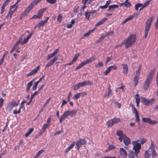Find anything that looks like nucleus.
<instances>
[{"label": "nucleus", "mask_w": 158, "mask_h": 158, "mask_svg": "<svg viewBox=\"0 0 158 158\" xmlns=\"http://www.w3.org/2000/svg\"><path fill=\"white\" fill-rule=\"evenodd\" d=\"M136 36L135 35H131L129 36L127 40H125V47L127 48L131 47L135 42Z\"/></svg>", "instance_id": "nucleus-1"}, {"label": "nucleus", "mask_w": 158, "mask_h": 158, "mask_svg": "<svg viewBox=\"0 0 158 158\" xmlns=\"http://www.w3.org/2000/svg\"><path fill=\"white\" fill-rule=\"evenodd\" d=\"M19 104V100L16 102L15 100H13L10 102L6 108V111L8 112H11L13 108L15 106H17Z\"/></svg>", "instance_id": "nucleus-2"}, {"label": "nucleus", "mask_w": 158, "mask_h": 158, "mask_svg": "<svg viewBox=\"0 0 158 158\" xmlns=\"http://www.w3.org/2000/svg\"><path fill=\"white\" fill-rule=\"evenodd\" d=\"M140 141L138 139L136 141L132 142V144L133 145V149L135 151V153L136 156L137 154L139 152V150L141 148V144L138 143Z\"/></svg>", "instance_id": "nucleus-3"}, {"label": "nucleus", "mask_w": 158, "mask_h": 158, "mask_svg": "<svg viewBox=\"0 0 158 158\" xmlns=\"http://www.w3.org/2000/svg\"><path fill=\"white\" fill-rule=\"evenodd\" d=\"M141 65H139L135 71V75L133 81L135 84V85L138 84L139 80L140 78V71L142 69Z\"/></svg>", "instance_id": "nucleus-4"}, {"label": "nucleus", "mask_w": 158, "mask_h": 158, "mask_svg": "<svg viewBox=\"0 0 158 158\" xmlns=\"http://www.w3.org/2000/svg\"><path fill=\"white\" fill-rule=\"evenodd\" d=\"M153 17H151L147 20L146 22V25L145 29V38H146L148 36V32L150 29V27L151 25V23L153 20Z\"/></svg>", "instance_id": "nucleus-5"}, {"label": "nucleus", "mask_w": 158, "mask_h": 158, "mask_svg": "<svg viewBox=\"0 0 158 158\" xmlns=\"http://www.w3.org/2000/svg\"><path fill=\"white\" fill-rule=\"evenodd\" d=\"M32 33H31L30 34L28 35L26 38H24L23 40H22L23 38L22 37H19L18 41L16 43V44L19 45V44L21 43L22 45H23L26 43L32 36Z\"/></svg>", "instance_id": "nucleus-6"}, {"label": "nucleus", "mask_w": 158, "mask_h": 158, "mask_svg": "<svg viewBox=\"0 0 158 158\" xmlns=\"http://www.w3.org/2000/svg\"><path fill=\"white\" fill-rule=\"evenodd\" d=\"M86 143V141L85 139H77L76 142V144L77 146V148L79 150L81 147V146L85 144Z\"/></svg>", "instance_id": "nucleus-7"}, {"label": "nucleus", "mask_w": 158, "mask_h": 158, "mask_svg": "<svg viewBox=\"0 0 158 158\" xmlns=\"http://www.w3.org/2000/svg\"><path fill=\"white\" fill-rule=\"evenodd\" d=\"M142 121L144 122L147 123L151 124L154 125L157 123L156 121L152 120L149 118H142Z\"/></svg>", "instance_id": "nucleus-8"}, {"label": "nucleus", "mask_w": 158, "mask_h": 158, "mask_svg": "<svg viewBox=\"0 0 158 158\" xmlns=\"http://www.w3.org/2000/svg\"><path fill=\"white\" fill-rule=\"evenodd\" d=\"M117 68V66L115 65H111L108 67L106 70L103 72V74L105 76H107L112 69L116 70Z\"/></svg>", "instance_id": "nucleus-9"}, {"label": "nucleus", "mask_w": 158, "mask_h": 158, "mask_svg": "<svg viewBox=\"0 0 158 158\" xmlns=\"http://www.w3.org/2000/svg\"><path fill=\"white\" fill-rule=\"evenodd\" d=\"M116 134L118 136H119L118 139L120 142L123 141V138L124 137V135L123 131L121 130H118L116 132Z\"/></svg>", "instance_id": "nucleus-10"}, {"label": "nucleus", "mask_w": 158, "mask_h": 158, "mask_svg": "<svg viewBox=\"0 0 158 158\" xmlns=\"http://www.w3.org/2000/svg\"><path fill=\"white\" fill-rule=\"evenodd\" d=\"M69 116L68 110L64 111L62 115L60 117L59 119L60 122L61 123L62 121H64L67 117Z\"/></svg>", "instance_id": "nucleus-11"}, {"label": "nucleus", "mask_w": 158, "mask_h": 158, "mask_svg": "<svg viewBox=\"0 0 158 158\" xmlns=\"http://www.w3.org/2000/svg\"><path fill=\"white\" fill-rule=\"evenodd\" d=\"M152 81V80L147 78L144 83L143 86V88L144 90H146L148 88Z\"/></svg>", "instance_id": "nucleus-12"}, {"label": "nucleus", "mask_w": 158, "mask_h": 158, "mask_svg": "<svg viewBox=\"0 0 158 158\" xmlns=\"http://www.w3.org/2000/svg\"><path fill=\"white\" fill-rule=\"evenodd\" d=\"M123 140L124 144L127 146L128 145L131 143L130 139L128 138L126 135H124Z\"/></svg>", "instance_id": "nucleus-13"}, {"label": "nucleus", "mask_w": 158, "mask_h": 158, "mask_svg": "<svg viewBox=\"0 0 158 158\" xmlns=\"http://www.w3.org/2000/svg\"><path fill=\"white\" fill-rule=\"evenodd\" d=\"M119 153L120 156L123 157L125 158L127 156V152L123 148H121L120 149Z\"/></svg>", "instance_id": "nucleus-14"}, {"label": "nucleus", "mask_w": 158, "mask_h": 158, "mask_svg": "<svg viewBox=\"0 0 158 158\" xmlns=\"http://www.w3.org/2000/svg\"><path fill=\"white\" fill-rule=\"evenodd\" d=\"M40 68V66H38L36 68L33 69L30 72L28 73L27 74V76H29L31 75H33L35 74L36 73H37L39 69Z\"/></svg>", "instance_id": "nucleus-15"}, {"label": "nucleus", "mask_w": 158, "mask_h": 158, "mask_svg": "<svg viewBox=\"0 0 158 158\" xmlns=\"http://www.w3.org/2000/svg\"><path fill=\"white\" fill-rule=\"evenodd\" d=\"M155 72V69H152L151 70L148 74L147 78L152 81L153 77Z\"/></svg>", "instance_id": "nucleus-16"}, {"label": "nucleus", "mask_w": 158, "mask_h": 158, "mask_svg": "<svg viewBox=\"0 0 158 158\" xmlns=\"http://www.w3.org/2000/svg\"><path fill=\"white\" fill-rule=\"evenodd\" d=\"M132 110L133 114H135L136 120L139 122V117L138 111L134 107H133L132 108Z\"/></svg>", "instance_id": "nucleus-17"}, {"label": "nucleus", "mask_w": 158, "mask_h": 158, "mask_svg": "<svg viewBox=\"0 0 158 158\" xmlns=\"http://www.w3.org/2000/svg\"><path fill=\"white\" fill-rule=\"evenodd\" d=\"M123 72L125 75H127L128 73V66L127 64H122Z\"/></svg>", "instance_id": "nucleus-18"}, {"label": "nucleus", "mask_w": 158, "mask_h": 158, "mask_svg": "<svg viewBox=\"0 0 158 158\" xmlns=\"http://www.w3.org/2000/svg\"><path fill=\"white\" fill-rule=\"evenodd\" d=\"M151 150L152 155L153 157H155L156 156V153L155 150L153 143L152 142L150 147L149 148Z\"/></svg>", "instance_id": "nucleus-19"}, {"label": "nucleus", "mask_w": 158, "mask_h": 158, "mask_svg": "<svg viewBox=\"0 0 158 158\" xmlns=\"http://www.w3.org/2000/svg\"><path fill=\"white\" fill-rule=\"evenodd\" d=\"M48 19L49 18L48 17H47L44 20L40 21L39 23H38V25H39V27L43 26L45 23L48 21Z\"/></svg>", "instance_id": "nucleus-20"}, {"label": "nucleus", "mask_w": 158, "mask_h": 158, "mask_svg": "<svg viewBox=\"0 0 158 158\" xmlns=\"http://www.w3.org/2000/svg\"><path fill=\"white\" fill-rule=\"evenodd\" d=\"M45 8H43L40 9L38 11L37 15L40 18H41L43 16V13L45 10Z\"/></svg>", "instance_id": "nucleus-21"}, {"label": "nucleus", "mask_w": 158, "mask_h": 158, "mask_svg": "<svg viewBox=\"0 0 158 158\" xmlns=\"http://www.w3.org/2000/svg\"><path fill=\"white\" fill-rule=\"evenodd\" d=\"M23 105H22V104H21L20 106L19 107V109L17 110V109H15V110H13V113L14 114H19L21 112V109L22 108H23Z\"/></svg>", "instance_id": "nucleus-22"}, {"label": "nucleus", "mask_w": 158, "mask_h": 158, "mask_svg": "<svg viewBox=\"0 0 158 158\" xmlns=\"http://www.w3.org/2000/svg\"><path fill=\"white\" fill-rule=\"evenodd\" d=\"M118 5L116 4L110 5L109 6L108 10L110 11H113L115 8H118Z\"/></svg>", "instance_id": "nucleus-23"}, {"label": "nucleus", "mask_w": 158, "mask_h": 158, "mask_svg": "<svg viewBox=\"0 0 158 158\" xmlns=\"http://www.w3.org/2000/svg\"><path fill=\"white\" fill-rule=\"evenodd\" d=\"M95 29V28H94V29L92 30H90L89 31L87 32V33L84 34L82 36V38L83 39L85 37H87V36H89L90 35V34H91V33L94 32V31Z\"/></svg>", "instance_id": "nucleus-24"}, {"label": "nucleus", "mask_w": 158, "mask_h": 158, "mask_svg": "<svg viewBox=\"0 0 158 158\" xmlns=\"http://www.w3.org/2000/svg\"><path fill=\"white\" fill-rule=\"evenodd\" d=\"M141 102L145 105H148V100L146 98L144 97H142Z\"/></svg>", "instance_id": "nucleus-25"}, {"label": "nucleus", "mask_w": 158, "mask_h": 158, "mask_svg": "<svg viewBox=\"0 0 158 158\" xmlns=\"http://www.w3.org/2000/svg\"><path fill=\"white\" fill-rule=\"evenodd\" d=\"M69 116H72L75 115L77 113V111L76 110H68Z\"/></svg>", "instance_id": "nucleus-26"}, {"label": "nucleus", "mask_w": 158, "mask_h": 158, "mask_svg": "<svg viewBox=\"0 0 158 158\" xmlns=\"http://www.w3.org/2000/svg\"><path fill=\"white\" fill-rule=\"evenodd\" d=\"M107 19V18H103L100 21L98 22L95 24V27H97L99 26L102 24Z\"/></svg>", "instance_id": "nucleus-27"}, {"label": "nucleus", "mask_w": 158, "mask_h": 158, "mask_svg": "<svg viewBox=\"0 0 158 158\" xmlns=\"http://www.w3.org/2000/svg\"><path fill=\"white\" fill-rule=\"evenodd\" d=\"M124 7L126 8H129L130 7L131 4L130 2L128 1H125L124 2Z\"/></svg>", "instance_id": "nucleus-28"}, {"label": "nucleus", "mask_w": 158, "mask_h": 158, "mask_svg": "<svg viewBox=\"0 0 158 158\" xmlns=\"http://www.w3.org/2000/svg\"><path fill=\"white\" fill-rule=\"evenodd\" d=\"M75 142H74L73 143H71L69 146L66 149L65 152L67 153L74 146Z\"/></svg>", "instance_id": "nucleus-29"}, {"label": "nucleus", "mask_w": 158, "mask_h": 158, "mask_svg": "<svg viewBox=\"0 0 158 158\" xmlns=\"http://www.w3.org/2000/svg\"><path fill=\"white\" fill-rule=\"evenodd\" d=\"M34 130V129L33 128H30L28 131L26 133L25 135V136L26 137L28 136Z\"/></svg>", "instance_id": "nucleus-30"}, {"label": "nucleus", "mask_w": 158, "mask_h": 158, "mask_svg": "<svg viewBox=\"0 0 158 158\" xmlns=\"http://www.w3.org/2000/svg\"><path fill=\"white\" fill-rule=\"evenodd\" d=\"M95 60V58L94 57H92L89 58L87 60H86L85 61L86 63V64L91 63L93 61H94Z\"/></svg>", "instance_id": "nucleus-31"}, {"label": "nucleus", "mask_w": 158, "mask_h": 158, "mask_svg": "<svg viewBox=\"0 0 158 158\" xmlns=\"http://www.w3.org/2000/svg\"><path fill=\"white\" fill-rule=\"evenodd\" d=\"M112 92V91L111 89H110V87L108 88V91L106 93L105 95H104V97H108L111 94Z\"/></svg>", "instance_id": "nucleus-32"}, {"label": "nucleus", "mask_w": 158, "mask_h": 158, "mask_svg": "<svg viewBox=\"0 0 158 158\" xmlns=\"http://www.w3.org/2000/svg\"><path fill=\"white\" fill-rule=\"evenodd\" d=\"M114 124H116L120 121V119L119 118H114L112 119Z\"/></svg>", "instance_id": "nucleus-33"}, {"label": "nucleus", "mask_w": 158, "mask_h": 158, "mask_svg": "<svg viewBox=\"0 0 158 158\" xmlns=\"http://www.w3.org/2000/svg\"><path fill=\"white\" fill-rule=\"evenodd\" d=\"M134 16L132 15V16L126 18L123 21L122 24H124L126 22L134 18Z\"/></svg>", "instance_id": "nucleus-34"}, {"label": "nucleus", "mask_w": 158, "mask_h": 158, "mask_svg": "<svg viewBox=\"0 0 158 158\" xmlns=\"http://www.w3.org/2000/svg\"><path fill=\"white\" fill-rule=\"evenodd\" d=\"M84 86L86 85H92L93 84L92 82L89 81H86L82 82Z\"/></svg>", "instance_id": "nucleus-35"}, {"label": "nucleus", "mask_w": 158, "mask_h": 158, "mask_svg": "<svg viewBox=\"0 0 158 158\" xmlns=\"http://www.w3.org/2000/svg\"><path fill=\"white\" fill-rule=\"evenodd\" d=\"M80 88L79 87V85L78 84L73 85L71 87V89L74 90H75L77 89H79Z\"/></svg>", "instance_id": "nucleus-36"}, {"label": "nucleus", "mask_w": 158, "mask_h": 158, "mask_svg": "<svg viewBox=\"0 0 158 158\" xmlns=\"http://www.w3.org/2000/svg\"><path fill=\"white\" fill-rule=\"evenodd\" d=\"M13 14V12L12 11V10H9V12L7 15L6 16V18H11L12 17V16Z\"/></svg>", "instance_id": "nucleus-37"}, {"label": "nucleus", "mask_w": 158, "mask_h": 158, "mask_svg": "<svg viewBox=\"0 0 158 158\" xmlns=\"http://www.w3.org/2000/svg\"><path fill=\"white\" fill-rule=\"evenodd\" d=\"M107 124L108 127L112 126L114 125L112 119L109 120L107 122Z\"/></svg>", "instance_id": "nucleus-38"}, {"label": "nucleus", "mask_w": 158, "mask_h": 158, "mask_svg": "<svg viewBox=\"0 0 158 158\" xmlns=\"http://www.w3.org/2000/svg\"><path fill=\"white\" fill-rule=\"evenodd\" d=\"M103 63L102 61H99L97 64L95 65V67L97 68H99L103 67Z\"/></svg>", "instance_id": "nucleus-39"}, {"label": "nucleus", "mask_w": 158, "mask_h": 158, "mask_svg": "<svg viewBox=\"0 0 158 158\" xmlns=\"http://www.w3.org/2000/svg\"><path fill=\"white\" fill-rule=\"evenodd\" d=\"M49 125L47 123H45L43 124L42 129L43 131H45L46 129L49 127Z\"/></svg>", "instance_id": "nucleus-40"}, {"label": "nucleus", "mask_w": 158, "mask_h": 158, "mask_svg": "<svg viewBox=\"0 0 158 158\" xmlns=\"http://www.w3.org/2000/svg\"><path fill=\"white\" fill-rule=\"evenodd\" d=\"M135 98L136 100V102H140V99L138 94H137L135 95Z\"/></svg>", "instance_id": "nucleus-41"}, {"label": "nucleus", "mask_w": 158, "mask_h": 158, "mask_svg": "<svg viewBox=\"0 0 158 158\" xmlns=\"http://www.w3.org/2000/svg\"><path fill=\"white\" fill-rule=\"evenodd\" d=\"M81 96L80 93H78L75 95L73 97V98L77 100Z\"/></svg>", "instance_id": "nucleus-42"}, {"label": "nucleus", "mask_w": 158, "mask_h": 158, "mask_svg": "<svg viewBox=\"0 0 158 158\" xmlns=\"http://www.w3.org/2000/svg\"><path fill=\"white\" fill-rule=\"evenodd\" d=\"M115 148V146L113 145H110L107 149L106 150V152H107L108 151H110L114 149Z\"/></svg>", "instance_id": "nucleus-43"}, {"label": "nucleus", "mask_w": 158, "mask_h": 158, "mask_svg": "<svg viewBox=\"0 0 158 158\" xmlns=\"http://www.w3.org/2000/svg\"><path fill=\"white\" fill-rule=\"evenodd\" d=\"M31 10L30 9L27 7L26 10L23 12V15H27Z\"/></svg>", "instance_id": "nucleus-44"}, {"label": "nucleus", "mask_w": 158, "mask_h": 158, "mask_svg": "<svg viewBox=\"0 0 158 158\" xmlns=\"http://www.w3.org/2000/svg\"><path fill=\"white\" fill-rule=\"evenodd\" d=\"M54 63L51 60L45 65V67H49L53 64Z\"/></svg>", "instance_id": "nucleus-45"}, {"label": "nucleus", "mask_w": 158, "mask_h": 158, "mask_svg": "<svg viewBox=\"0 0 158 158\" xmlns=\"http://www.w3.org/2000/svg\"><path fill=\"white\" fill-rule=\"evenodd\" d=\"M91 15V12H86L85 13V15L86 17L88 19H89L90 15Z\"/></svg>", "instance_id": "nucleus-46"}, {"label": "nucleus", "mask_w": 158, "mask_h": 158, "mask_svg": "<svg viewBox=\"0 0 158 158\" xmlns=\"http://www.w3.org/2000/svg\"><path fill=\"white\" fill-rule=\"evenodd\" d=\"M80 56V54L79 53H77L76 54L74 57H73L72 60L74 61V62H75L77 60L78 58L79 57V56Z\"/></svg>", "instance_id": "nucleus-47"}, {"label": "nucleus", "mask_w": 158, "mask_h": 158, "mask_svg": "<svg viewBox=\"0 0 158 158\" xmlns=\"http://www.w3.org/2000/svg\"><path fill=\"white\" fill-rule=\"evenodd\" d=\"M33 80H32V81H30V82H29L28 83V85L27 86V89L28 90L30 89V88L32 85V82Z\"/></svg>", "instance_id": "nucleus-48"}, {"label": "nucleus", "mask_w": 158, "mask_h": 158, "mask_svg": "<svg viewBox=\"0 0 158 158\" xmlns=\"http://www.w3.org/2000/svg\"><path fill=\"white\" fill-rule=\"evenodd\" d=\"M150 156V154L149 153V151H146L145 153V158H149Z\"/></svg>", "instance_id": "nucleus-49"}, {"label": "nucleus", "mask_w": 158, "mask_h": 158, "mask_svg": "<svg viewBox=\"0 0 158 158\" xmlns=\"http://www.w3.org/2000/svg\"><path fill=\"white\" fill-rule=\"evenodd\" d=\"M142 4L141 3H138L135 6V10H138L139 7H142Z\"/></svg>", "instance_id": "nucleus-50"}, {"label": "nucleus", "mask_w": 158, "mask_h": 158, "mask_svg": "<svg viewBox=\"0 0 158 158\" xmlns=\"http://www.w3.org/2000/svg\"><path fill=\"white\" fill-rule=\"evenodd\" d=\"M62 16L60 14L59 15V16L57 18V21L60 23L62 20Z\"/></svg>", "instance_id": "nucleus-51"}, {"label": "nucleus", "mask_w": 158, "mask_h": 158, "mask_svg": "<svg viewBox=\"0 0 158 158\" xmlns=\"http://www.w3.org/2000/svg\"><path fill=\"white\" fill-rule=\"evenodd\" d=\"M54 56L52 53L49 54L48 55L47 60H48Z\"/></svg>", "instance_id": "nucleus-52"}, {"label": "nucleus", "mask_w": 158, "mask_h": 158, "mask_svg": "<svg viewBox=\"0 0 158 158\" xmlns=\"http://www.w3.org/2000/svg\"><path fill=\"white\" fill-rule=\"evenodd\" d=\"M8 53V52L6 51L4 53V54L2 58L0 60L2 61H3V62L4 60V58L6 56L7 54Z\"/></svg>", "instance_id": "nucleus-53"}, {"label": "nucleus", "mask_w": 158, "mask_h": 158, "mask_svg": "<svg viewBox=\"0 0 158 158\" xmlns=\"http://www.w3.org/2000/svg\"><path fill=\"white\" fill-rule=\"evenodd\" d=\"M41 0H34L31 3L34 6L39 3Z\"/></svg>", "instance_id": "nucleus-54"}, {"label": "nucleus", "mask_w": 158, "mask_h": 158, "mask_svg": "<svg viewBox=\"0 0 158 158\" xmlns=\"http://www.w3.org/2000/svg\"><path fill=\"white\" fill-rule=\"evenodd\" d=\"M148 105L149 104H152L154 103L155 100L154 99H151L148 100Z\"/></svg>", "instance_id": "nucleus-55"}, {"label": "nucleus", "mask_w": 158, "mask_h": 158, "mask_svg": "<svg viewBox=\"0 0 158 158\" xmlns=\"http://www.w3.org/2000/svg\"><path fill=\"white\" fill-rule=\"evenodd\" d=\"M38 84L36 82L35 84L34 85L32 89L34 90H35L37 86L38 85Z\"/></svg>", "instance_id": "nucleus-56"}, {"label": "nucleus", "mask_w": 158, "mask_h": 158, "mask_svg": "<svg viewBox=\"0 0 158 158\" xmlns=\"http://www.w3.org/2000/svg\"><path fill=\"white\" fill-rule=\"evenodd\" d=\"M4 100L2 98H0V108L2 106Z\"/></svg>", "instance_id": "nucleus-57"}, {"label": "nucleus", "mask_w": 158, "mask_h": 158, "mask_svg": "<svg viewBox=\"0 0 158 158\" xmlns=\"http://www.w3.org/2000/svg\"><path fill=\"white\" fill-rule=\"evenodd\" d=\"M114 104L115 106L119 108H120L121 107V104L119 102H114Z\"/></svg>", "instance_id": "nucleus-58"}, {"label": "nucleus", "mask_w": 158, "mask_h": 158, "mask_svg": "<svg viewBox=\"0 0 158 158\" xmlns=\"http://www.w3.org/2000/svg\"><path fill=\"white\" fill-rule=\"evenodd\" d=\"M59 49L58 48L56 49L54 51V52L52 53L54 56L56 55L59 52Z\"/></svg>", "instance_id": "nucleus-59"}, {"label": "nucleus", "mask_w": 158, "mask_h": 158, "mask_svg": "<svg viewBox=\"0 0 158 158\" xmlns=\"http://www.w3.org/2000/svg\"><path fill=\"white\" fill-rule=\"evenodd\" d=\"M46 1L51 4H54L56 2V0H46Z\"/></svg>", "instance_id": "nucleus-60"}, {"label": "nucleus", "mask_w": 158, "mask_h": 158, "mask_svg": "<svg viewBox=\"0 0 158 158\" xmlns=\"http://www.w3.org/2000/svg\"><path fill=\"white\" fill-rule=\"evenodd\" d=\"M106 35L105 36L104 35H101V37L99 38V40L98 42H100V41L102 40L104 38H105L106 37Z\"/></svg>", "instance_id": "nucleus-61"}, {"label": "nucleus", "mask_w": 158, "mask_h": 158, "mask_svg": "<svg viewBox=\"0 0 158 158\" xmlns=\"http://www.w3.org/2000/svg\"><path fill=\"white\" fill-rule=\"evenodd\" d=\"M18 45H16V43L15 44V45L13 46L12 49V50L10 51V52L11 53L12 52L15 50L17 48V47Z\"/></svg>", "instance_id": "nucleus-62"}, {"label": "nucleus", "mask_w": 158, "mask_h": 158, "mask_svg": "<svg viewBox=\"0 0 158 158\" xmlns=\"http://www.w3.org/2000/svg\"><path fill=\"white\" fill-rule=\"evenodd\" d=\"M34 6V5L31 3L27 7L31 10L33 8Z\"/></svg>", "instance_id": "nucleus-63"}, {"label": "nucleus", "mask_w": 158, "mask_h": 158, "mask_svg": "<svg viewBox=\"0 0 158 158\" xmlns=\"http://www.w3.org/2000/svg\"><path fill=\"white\" fill-rule=\"evenodd\" d=\"M44 152V150H40L37 154V156H39Z\"/></svg>", "instance_id": "nucleus-64"}]
</instances>
